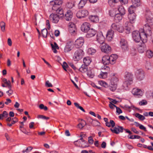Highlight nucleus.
<instances>
[{
    "label": "nucleus",
    "mask_w": 153,
    "mask_h": 153,
    "mask_svg": "<svg viewBox=\"0 0 153 153\" xmlns=\"http://www.w3.org/2000/svg\"><path fill=\"white\" fill-rule=\"evenodd\" d=\"M136 7L134 6L133 5H131L128 8L129 14L135 13L134 12L135 10Z\"/></svg>",
    "instance_id": "2f4dec72"
},
{
    "label": "nucleus",
    "mask_w": 153,
    "mask_h": 153,
    "mask_svg": "<svg viewBox=\"0 0 153 153\" xmlns=\"http://www.w3.org/2000/svg\"><path fill=\"white\" fill-rule=\"evenodd\" d=\"M146 50V48L142 46H140L138 48V51L140 53H143Z\"/></svg>",
    "instance_id": "49530a36"
},
{
    "label": "nucleus",
    "mask_w": 153,
    "mask_h": 153,
    "mask_svg": "<svg viewBox=\"0 0 153 153\" xmlns=\"http://www.w3.org/2000/svg\"><path fill=\"white\" fill-rule=\"evenodd\" d=\"M5 23L3 21L0 23V27L2 31L4 32L5 30Z\"/></svg>",
    "instance_id": "37998d69"
},
{
    "label": "nucleus",
    "mask_w": 153,
    "mask_h": 153,
    "mask_svg": "<svg viewBox=\"0 0 153 153\" xmlns=\"http://www.w3.org/2000/svg\"><path fill=\"white\" fill-rule=\"evenodd\" d=\"M8 114L6 111H3L2 114H0V120L3 119L4 117L6 118L8 117Z\"/></svg>",
    "instance_id": "4c0bfd02"
},
{
    "label": "nucleus",
    "mask_w": 153,
    "mask_h": 153,
    "mask_svg": "<svg viewBox=\"0 0 153 153\" xmlns=\"http://www.w3.org/2000/svg\"><path fill=\"white\" fill-rule=\"evenodd\" d=\"M96 50L92 48H90L88 49V52L90 54H93L96 52Z\"/></svg>",
    "instance_id": "c03bdc74"
},
{
    "label": "nucleus",
    "mask_w": 153,
    "mask_h": 153,
    "mask_svg": "<svg viewBox=\"0 0 153 153\" xmlns=\"http://www.w3.org/2000/svg\"><path fill=\"white\" fill-rule=\"evenodd\" d=\"M109 106L111 109H113L114 108V107L116 108L117 107L116 105L113 104L111 102H110Z\"/></svg>",
    "instance_id": "0e129e2a"
},
{
    "label": "nucleus",
    "mask_w": 153,
    "mask_h": 153,
    "mask_svg": "<svg viewBox=\"0 0 153 153\" xmlns=\"http://www.w3.org/2000/svg\"><path fill=\"white\" fill-rule=\"evenodd\" d=\"M88 143L92 145L93 144L94 140L91 136L89 137H88Z\"/></svg>",
    "instance_id": "3c124183"
},
{
    "label": "nucleus",
    "mask_w": 153,
    "mask_h": 153,
    "mask_svg": "<svg viewBox=\"0 0 153 153\" xmlns=\"http://www.w3.org/2000/svg\"><path fill=\"white\" fill-rule=\"evenodd\" d=\"M114 34V31L112 30H109L107 32L106 34V39L108 41H110L111 40Z\"/></svg>",
    "instance_id": "4be33fe9"
},
{
    "label": "nucleus",
    "mask_w": 153,
    "mask_h": 153,
    "mask_svg": "<svg viewBox=\"0 0 153 153\" xmlns=\"http://www.w3.org/2000/svg\"><path fill=\"white\" fill-rule=\"evenodd\" d=\"M150 36L147 33L143 31L140 33V36L141 37V40L143 43H145L146 42L147 40L148 36Z\"/></svg>",
    "instance_id": "2eb2a0df"
},
{
    "label": "nucleus",
    "mask_w": 153,
    "mask_h": 153,
    "mask_svg": "<svg viewBox=\"0 0 153 153\" xmlns=\"http://www.w3.org/2000/svg\"><path fill=\"white\" fill-rule=\"evenodd\" d=\"M83 63L84 65L88 66L91 62V60L89 57H86L83 59Z\"/></svg>",
    "instance_id": "cd10ccee"
},
{
    "label": "nucleus",
    "mask_w": 153,
    "mask_h": 153,
    "mask_svg": "<svg viewBox=\"0 0 153 153\" xmlns=\"http://www.w3.org/2000/svg\"><path fill=\"white\" fill-rule=\"evenodd\" d=\"M118 58L116 54H112L110 56H105L102 57V61L104 65H108L109 64H113L115 63L116 60Z\"/></svg>",
    "instance_id": "7ed1b4c3"
},
{
    "label": "nucleus",
    "mask_w": 153,
    "mask_h": 153,
    "mask_svg": "<svg viewBox=\"0 0 153 153\" xmlns=\"http://www.w3.org/2000/svg\"><path fill=\"white\" fill-rule=\"evenodd\" d=\"M87 74L89 77L91 78H93L94 76V72L92 70L88 71H87Z\"/></svg>",
    "instance_id": "c9c22d12"
},
{
    "label": "nucleus",
    "mask_w": 153,
    "mask_h": 153,
    "mask_svg": "<svg viewBox=\"0 0 153 153\" xmlns=\"http://www.w3.org/2000/svg\"><path fill=\"white\" fill-rule=\"evenodd\" d=\"M69 30L71 33H74L76 31V29L75 25L73 23H71L69 25Z\"/></svg>",
    "instance_id": "bb28decb"
},
{
    "label": "nucleus",
    "mask_w": 153,
    "mask_h": 153,
    "mask_svg": "<svg viewBox=\"0 0 153 153\" xmlns=\"http://www.w3.org/2000/svg\"><path fill=\"white\" fill-rule=\"evenodd\" d=\"M135 116L138 118L140 120H143L145 119V117L143 115L140 114L138 113H137L135 114Z\"/></svg>",
    "instance_id": "ea45409f"
},
{
    "label": "nucleus",
    "mask_w": 153,
    "mask_h": 153,
    "mask_svg": "<svg viewBox=\"0 0 153 153\" xmlns=\"http://www.w3.org/2000/svg\"><path fill=\"white\" fill-rule=\"evenodd\" d=\"M132 94L135 96H141L142 94V91L139 89L136 88H133L132 91Z\"/></svg>",
    "instance_id": "5701e85b"
},
{
    "label": "nucleus",
    "mask_w": 153,
    "mask_h": 153,
    "mask_svg": "<svg viewBox=\"0 0 153 153\" xmlns=\"http://www.w3.org/2000/svg\"><path fill=\"white\" fill-rule=\"evenodd\" d=\"M146 68L148 69H149L151 68L150 63L149 62L146 63L145 65Z\"/></svg>",
    "instance_id": "338daca9"
},
{
    "label": "nucleus",
    "mask_w": 153,
    "mask_h": 153,
    "mask_svg": "<svg viewBox=\"0 0 153 153\" xmlns=\"http://www.w3.org/2000/svg\"><path fill=\"white\" fill-rule=\"evenodd\" d=\"M84 54V53L82 50L78 49L75 52L73 59L74 61H78L82 58Z\"/></svg>",
    "instance_id": "39448f33"
},
{
    "label": "nucleus",
    "mask_w": 153,
    "mask_h": 153,
    "mask_svg": "<svg viewBox=\"0 0 153 153\" xmlns=\"http://www.w3.org/2000/svg\"><path fill=\"white\" fill-rule=\"evenodd\" d=\"M131 1L134 6L138 7L140 4V0H132Z\"/></svg>",
    "instance_id": "f704fd0d"
},
{
    "label": "nucleus",
    "mask_w": 153,
    "mask_h": 153,
    "mask_svg": "<svg viewBox=\"0 0 153 153\" xmlns=\"http://www.w3.org/2000/svg\"><path fill=\"white\" fill-rule=\"evenodd\" d=\"M136 15L135 13L128 14V18L129 19L130 22H127L129 24H131V23H133L135 22L136 21Z\"/></svg>",
    "instance_id": "a211bd4d"
},
{
    "label": "nucleus",
    "mask_w": 153,
    "mask_h": 153,
    "mask_svg": "<svg viewBox=\"0 0 153 153\" xmlns=\"http://www.w3.org/2000/svg\"><path fill=\"white\" fill-rule=\"evenodd\" d=\"M107 73L106 72H101V73L99 75L100 77L102 78H105L107 76Z\"/></svg>",
    "instance_id": "a19ab883"
},
{
    "label": "nucleus",
    "mask_w": 153,
    "mask_h": 153,
    "mask_svg": "<svg viewBox=\"0 0 153 153\" xmlns=\"http://www.w3.org/2000/svg\"><path fill=\"white\" fill-rule=\"evenodd\" d=\"M89 19L91 21L93 22H97L98 21V17L96 16H90Z\"/></svg>",
    "instance_id": "c756f323"
},
{
    "label": "nucleus",
    "mask_w": 153,
    "mask_h": 153,
    "mask_svg": "<svg viewBox=\"0 0 153 153\" xmlns=\"http://www.w3.org/2000/svg\"><path fill=\"white\" fill-rule=\"evenodd\" d=\"M45 85L48 87H52L53 85L51 83H50L48 80L46 81L45 83Z\"/></svg>",
    "instance_id": "4d7b16f0"
},
{
    "label": "nucleus",
    "mask_w": 153,
    "mask_h": 153,
    "mask_svg": "<svg viewBox=\"0 0 153 153\" xmlns=\"http://www.w3.org/2000/svg\"><path fill=\"white\" fill-rule=\"evenodd\" d=\"M147 104V102L146 100H142L139 103V104L140 105H145Z\"/></svg>",
    "instance_id": "13d9d810"
},
{
    "label": "nucleus",
    "mask_w": 153,
    "mask_h": 153,
    "mask_svg": "<svg viewBox=\"0 0 153 153\" xmlns=\"http://www.w3.org/2000/svg\"><path fill=\"white\" fill-rule=\"evenodd\" d=\"M128 138L130 139H140V137L139 136H138V135H131V136L130 137H129V136H128Z\"/></svg>",
    "instance_id": "603ef678"
},
{
    "label": "nucleus",
    "mask_w": 153,
    "mask_h": 153,
    "mask_svg": "<svg viewBox=\"0 0 153 153\" xmlns=\"http://www.w3.org/2000/svg\"><path fill=\"white\" fill-rule=\"evenodd\" d=\"M100 84L101 85L103 86L105 88H107L108 86V84L105 82L103 81H100L99 82Z\"/></svg>",
    "instance_id": "09e8293b"
},
{
    "label": "nucleus",
    "mask_w": 153,
    "mask_h": 153,
    "mask_svg": "<svg viewBox=\"0 0 153 153\" xmlns=\"http://www.w3.org/2000/svg\"><path fill=\"white\" fill-rule=\"evenodd\" d=\"M133 40L136 42H138L141 40L140 33L137 30L134 31L132 33Z\"/></svg>",
    "instance_id": "1a4fd4ad"
},
{
    "label": "nucleus",
    "mask_w": 153,
    "mask_h": 153,
    "mask_svg": "<svg viewBox=\"0 0 153 153\" xmlns=\"http://www.w3.org/2000/svg\"><path fill=\"white\" fill-rule=\"evenodd\" d=\"M73 17V13L71 10H68L64 16V19L68 21H69Z\"/></svg>",
    "instance_id": "6ab92c4d"
},
{
    "label": "nucleus",
    "mask_w": 153,
    "mask_h": 153,
    "mask_svg": "<svg viewBox=\"0 0 153 153\" xmlns=\"http://www.w3.org/2000/svg\"><path fill=\"white\" fill-rule=\"evenodd\" d=\"M149 15H152L150 11L147 12L146 14V23L145 24L143 27V31L147 33L149 35H151L152 34V28L153 25V19H152L150 16H147Z\"/></svg>",
    "instance_id": "f03ea898"
},
{
    "label": "nucleus",
    "mask_w": 153,
    "mask_h": 153,
    "mask_svg": "<svg viewBox=\"0 0 153 153\" xmlns=\"http://www.w3.org/2000/svg\"><path fill=\"white\" fill-rule=\"evenodd\" d=\"M87 66L85 65H82L81 67L78 69V71H79L82 73H85L87 71Z\"/></svg>",
    "instance_id": "c85d7f7f"
},
{
    "label": "nucleus",
    "mask_w": 153,
    "mask_h": 153,
    "mask_svg": "<svg viewBox=\"0 0 153 153\" xmlns=\"http://www.w3.org/2000/svg\"><path fill=\"white\" fill-rule=\"evenodd\" d=\"M120 46L123 51H126L128 50V45L127 42L124 39H121L120 41Z\"/></svg>",
    "instance_id": "423d86ee"
},
{
    "label": "nucleus",
    "mask_w": 153,
    "mask_h": 153,
    "mask_svg": "<svg viewBox=\"0 0 153 153\" xmlns=\"http://www.w3.org/2000/svg\"><path fill=\"white\" fill-rule=\"evenodd\" d=\"M12 124H14V123H16L18 121V119L16 117H15L13 118L12 119Z\"/></svg>",
    "instance_id": "680f3d73"
},
{
    "label": "nucleus",
    "mask_w": 153,
    "mask_h": 153,
    "mask_svg": "<svg viewBox=\"0 0 153 153\" xmlns=\"http://www.w3.org/2000/svg\"><path fill=\"white\" fill-rule=\"evenodd\" d=\"M123 16L121 15L119 13H117L115 15L114 19L116 22H119L122 19Z\"/></svg>",
    "instance_id": "473e14b6"
},
{
    "label": "nucleus",
    "mask_w": 153,
    "mask_h": 153,
    "mask_svg": "<svg viewBox=\"0 0 153 153\" xmlns=\"http://www.w3.org/2000/svg\"><path fill=\"white\" fill-rule=\"evenodd\" d=\"M97 31L92 28L90 29L87 32L86 36L87 38H90L94 36L97 33Z\"/></svg>",
    "instance_id": "aec40b11"
},
{
    "label": "nucleus",
    "mask_w": 153,
    "mask_h": 153,
    "mask_svg": "<svg viewBox=\"0 0 153 153\" xmlns=\"http://www.w3.org/2000/svg\"><path fill=\"white\" fill-rule=\"evenodd\" d=\"M105 38L102 32L98 33L97 35L96 39L100 44H103Z\"/></svg>",
    "instance_id": "dca6fc26"
},
{
    "label": "nucleus",
    "mask_w": 153,
    "mask_h": 153,
    "mask_svg": "<svg viewBox=\"0 0 153 153\" xmlns=\"http://www.w3.org/2000/svg\"><path fill=\"white\" fill-rule=\"evenodd\" d=\"M79 121L80 122V123L77 126L80 129H82L83 127L86 125V122L82 119H79Z\"/></svg>",
    "instance_id": "b1692460"
},
{
    "label": "nucleus",
    "mask_w": 153,
    "mask_h": 153,
    "mask_svg": "<svg viewBox=\"0 0 153 153\" xmlns=\"http://www.w3.org/2000/svg\"><path fill=\"white\" fill-rule=\"evenodd\" d=\"M124 128L123 127L120 126H118L117 127H115L114 129L110 128L111 131L113 133L118 134L120 132L122 133L123 132Z\"/></svg>",
    "instance_id": "ddd939ff"
},
{
    "label": "nucleus",
    "mask_w": 153,
    "mask_h": 153,
    "mask_svg": "<svg viewBox=\"0 0 153 153\" xmlns=\"http://www.w3.org/2000/svg\"><path fill=\"white\" fill-rule=\"evenodd\" d=\"M92 124L94 126H97L100 124V123L97 120H94L92 121Z\"/></svg>",
    "instance_id": "bf43d9fd"
},
{
    "label": "nucleus",
    "mask_w": 153,
    "mask_h": 153,
    "mask_svg": "<svg viewBox=\"0 0 153 153\" xmlns=\"http://www.w3.org/2000/svg\"><path fill=\"white\" fill-rule=\"evenodd\" d=\"M90 25L88 22H85L83 24L81 27V30L85 32H87L90 29Z\"/></svg>",
    "instance_id": "f3484780"
},
{
    "label": "nucleus",
    "mask_w": 153,
    "mask_h": 153,
    "mask_svg": "<svg viewBox=\"0 0 153 153\" xmlns=\"http://www.w3.org/2000/svg\"><path fill=\"white\" fill-rule=\"evenodd\" d=\"M109 15L111 17L115 16L116 15L115 11L114 10H111L109 11Z\"/></svg>",
    "instance_id": "8fccbe9b"
},
{
    "label": "nucleus",
    "mask_w": 153,
    "mask_h": 153,
    "mask_svg": "<svg viewBox=\"0 0 153 153\" xmlns=\"http://www.w3.org/2000/svg\"><path fill=\"white\" fill-rule=\"evenodd\" d=\"M111 30H117L120 33H122L124 30L123 27L120 26L115 23H113L112 24Z\"/></svg>",
    "instance_id": "9b49d317"
},
{
    "label": "nucleus",
    "mask_w": 153,
    "mask_h": 153,
    "mask_svg": "<svg viewBox=\"0 0 153 153\" xmlns=\"http://www.w3.org/2000/svg\"><path fill=\"white\" fill-rule=\"evenodd\" d=\"M88 13V11L86 10H83L79 11L76 14V16L78 18H84L87 16Z\"/></svg>",
    "instance_id": "9d476101"
},
{
    "label": "nucleus",
    "mask_w": 153,
    "mask_h": 153,
    "mask_svg": "<svg viewBox=\"0 0 153 153\" xmlns=\"http://www.w3.org/2000/svg\"><path fill=\"white\" fill-rule=\"evenodd\" d=\"M62 67L63 68V69L65 71H67V70L66 68H67V67L68 66V65L67 64V63L65 62H64L63 63V64L62 65Z\"/></svg>",
    "instance_id": "052dcab7"
},
{
    "label": "nucleus",
    "mask_w": 153,
    "mask_h": 153,
    "mask_svg": "<svg viewBox=\"0 0 153 153\" xmlns=\"http://www.w3.org/2000/svg\"><path fill=\"white\" fill-rule=\"evenodd\" d=\"M67 8L69 9H71L74 6V2H68L67 3L66 5Z\"/></svg>",
    "instance_id": "79ce46f5"
},
{
    "label": "nucleus",
    "mask_w": 153,
    "mask_h": 153,
    "mask_svg": "<svg viewBox=\"0 0 153 153\" xmlns=\"http://www.w3.org/2000/svg\"><path fill=\"white\" fill-rule=\"evenodd\" d=\"M62 3V1L61 0H55L50 2V6L51 7L52 10L60 15L61 18L63 17L64 16L63 10L60 7Z\"/></svg>",
    "instance_id": "f257e3e1"
},
{
    "label": "nucleus",
    "mask_w": 153,
    "mask_h": 153,
    "mask_svg": "<svg viewBox=\"0 0 153 153\" xmlns=\"http://www.w3.org/2000/svg\"><path fill=\"white\" fill-rule=\"evenodd\" d=\"M74 105H75V106L78 108H79L80 109L81 111H82L84 112H85V110L82 107L80 106L79 104L77 103L74 102Z\"/></svg>",
    "instance_id": "a18cd8bd"
},
{
    "label": "nucleus",
    "mask_w": 153,
    "mask_h": 153,
    "mask_svg": "<svg viewBox=\"0 0 153 153\" xmlns=\"http://www.w3.org/2000/svg\"><path fill=\"white\" fill-rule=\"evenodd\" d=\"M61 16L60 15H59L56 14L52 13L50 16L49 19L53 23H56L59 22L60 18H63L64 16L61 18Z\"/></svg>",
    "instance_id": "0eeeda50"
},
{
    "label": "nucleus",
    "mask_w": 153,
    "mask_h": 153,
    "mask_svg": "<svg viewBox=\"0 0 153 153\" xmlns=\"http://www.w3.org/2000/svg\"><path fill=\"white\" fill-rule=\"evenodd\" d=\"M146 55L148 58H151L153 56V52L151 50H147L146 52Z\"/></svg>",
    "instance_id": "58836bf2"
},
{
    "label": "nucleus",
    "mask_w": 153,
    "mask_h": 153,
    "mask_svg": "<svg viewBox=\"0 0 153 153\" xmlns=\"http://www.w3.org/2000/svg\"><path fill=\"white\" fill-rule=\"evenodd\" d=\"M118 1V0H108V2L109 4L111 6L113 3H116Z\"/></svg>",
    "instance_id": "5fc2aeb1"
},
{
    "label": "nucleus",
    "mask_w": 153,
    "mask_h": 153,
    "mask_svg": "<svg viewBox=\"0 0 153 153\" xmlns=\"http://www.w3.org/2000/svg\"><path fill=\"white\" fill-rule=\"evenodd\" d=\"M149 37H150L149 42L150 43L153 45V34H151V35H150Z\"/></svg>",
    "instance_id": "69168bd1"
},
{
    "label": "nucleus",
    "mask_w": 153,
    "mask_h": 153,
    "mask_svg": "<svg viewBox=\"0 0 153 153\" xmlns=\"http://www.w3.org/2000/svg\"><path fill=\"white\" fill-rule=\"evenodd\" d=\"M41 33L43 37L46 38L48 34V30L46 28L42 29L41 31Z\"/></svg>",
    "instance_id": "e433bc0d"
},
{
    "label": "nucleus",
    "mask_w": 153,
    "mask_h": 153,
    "mask_svg": "<svg viewBox=\"0 0 153 153\" xmlns=\"http://www.w3.org/2000/svg\"><path fill=\"white\" fill-rule=\"evenodd\" d=\"M136 77L139 80H142L144 77V72L142 69L137 70L135 72Z\"/></svg>",
    "instance_id": "6e6552de"
},
{
    "label": "nucleus",
    "mask_w": 153,
    "mask_h": 153,
    "mask_svg": "<svg viewBox=\"0 0 153 153\" xmlns=\"http://www.w3.org/2000/svg\"><path fill=\"white\" fill-rule=\"evenodd\" d=\"M88 0H81L78 4L79 9L82 8L86 3Z\"/></svg>",
    "instance_id": "7c9ffc66"
},
{
    "label": "nucleus",
    "mask_w": 153,
    "mask_h": 153,
    "mask_svg": "<svg viewBox=\"0 0 153 153\" xmlns=\"http://www.w3.org/2000/svg\"><path fill=\"white\" fill-rule=\"evenodd\" d=\"M84 40L83 38L79 37L75 42V46L77 48L81 47L83 45Z\"/></svg>",
    "instance_id": "f8f14e48"
},
{
    "label": "nucleus",
    "mask_w": 153,
    "mask_h": 153,
    "mask_svg": "<svg viewBox=\"0 0 153 153\" xmlns=\"http://www.w3.org/2000/svg\"><path fill=\"white\" fill-rule=\"evenodd\" d=\"M101 51L105 53H108L111 51V48L109 45L105 44L101 46Z\"/></svg>",
    "instance_id": "4468645a"
},
{
    "label": "nucleus",
    "mask_w": 153,
    "mask_h": 153,
    "mask_svg": "<svg viewBox=\"0 0 153 153\" xmlns=\"http://www.w3.org/2000/svg\"><path fill=\"white\" fill-rule=\"evenodd\" d=\"M69 65L73 68L75 71H78V69L76 68L72 62L68 63Z\"/></svg>",
    "instance_id": "de8ad7c7"
},
{
    "label": "nucleus",
    "mask_w": 153,
    "mask_h": 153,
    "mask_svg": "<svg viewBox=\"0 0 153 153\" xmlns=\"http://www.w3.org/2000/svg\"><path fill=\"white\" fill-rule=\"evenodd\" d=\"M110 83L109 89L111 91H114L116 90L117 89V83H114L113 82H110Z\"/></svg>",
    "instance_id": "393cba45"
},
{
    "label": "nucleus",
    "mask_w": 153,
    "mask_h": 153,
    "mask_svg": "<svg viewBox=\"0 0 153 153\" xmlns=\"http://www.w3.org/2000/svg\"><path fill=\"white\" fill-rule=\"evenodd\" d=\"M116 112L118 113L119 114H120L122 113V110L119 107H117V106L116 107Z\"/></svg>",
    "instance_id": "e2e57ef3"
},
{
    "label": "nucleus",
    "mask_w": 153,
    "mask_h": 153,
    "mask_svg": "<svg viewBox=\"0 0 153 153\" xmlns=\"http://www.w3.org/2000/svg\"><path fill=\"white\" fill-rule=\"evenodd\" d=\"M128 24L129 25H130V24H128L127 22H126V30L128 32H129L131 30V27L130 26H128ZM131 25V24H130Z\"/></svg>",
    "instance_id": "6e6d98bb"
},
{
    "label": "nucleus",
    "mask_w": 153,
    "mask_h": 153,
    "mask_svg": "<svg viewBox=\"0 0 153 153\" xmlns=\"http://www.w3.org/2000/svg\"><path fill=\"white\" fill-rule=\"evenodd\" d=\"M38 118H41L43 119H45L48 120L49 119V118L48 117H46L45 116L43 115H39L38 116Z\"/></svg>",
    "instance_id": "864d4df0"
},
{
    "label": "nucleus",
    "mask_w": 153,
    "mask_h": 153,
    "mask_svg": "<svg viewBox=\"0 0 153 153\" xmlns=\"http://www.w3.org/2000/svg\"><path fill=\"white\" fill-rule=\"evenodd\" d=\"M125 81L124 82L123 86L124 88L128 87L133 82V75L130 73L126 72L124 75Z\"/></svg>",
    "instance_id": "20e7f679"
},
{
    "label": "nucleus",
    "mask_w": 153,
    "mask_h": 153,
    "mask_svg": "<svg viewBox=\"0 0 153 153\" xmlns=\"http://www.w3.org/2000/svg\"><path fill=\"white\" fill-rule=\"evenodd\" d=\"M110 125L112 126V127H114V126H115V123L113 120H110Z\"/></svg>",
    "instance_id": "774afa93"
},
{
    "label": "nucleus",
    "mask_w": 153,
    "mask_h": 153,
    "mask_svg": "<svg viewBox=\"0 0 153 153\" xmlns=\"http://www.w3.org/2000/svg\"><path fill=\"white\" fill-rule=\"evenodd\" d=\"M118 10L119 13L121 14V15H124L126 13V10L124 7L122 5L119 6Z\"/></svg>",
    "instance_id": "a878e982"
},
{
    "label": "nucleus",
    "mask_w": 153,
    "mask_h": 153,
    "mask_svg": "<svg viewBox=\"0 0 153 153\" xmlns=\"http://www.w3.org/2000/svg\"><path fill=\"white\" fill-rule=\"evenodd\" d=\"M111 76H112V77L111 78L110 82H113L114 83H117V82H118V78L115 76V74H111Z\"/></svg>",
    "instance_id": "72a5a7b5"
},
{
    "label": "nucleus",
    "mask_w": 153,
    "mask_h": 153,
    "mask_svg": "<svg viewBox=\"0 0 153 153\" xmlns=\"http://www.w3.org/2000/svg\"><path fill=\"white\" fill-rule=\"evenodd\" d=\"M73 44L72 43L69 42L67 43L64 49V51L65 53L70 51L72 48Z\"/></svg>",
    "instance_id": "412c9836"
}]
</instances>
